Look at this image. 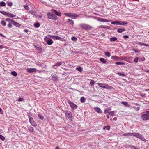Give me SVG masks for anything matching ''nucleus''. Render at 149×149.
Segmentation results:
<instances>
[{
	"instance_id": "f257e3e1",
	"label": "nucleus",
	"mask_w": 149,
	"mask_h": 149,
	"mask_svg": "<svg viewBox=\"0 0 149 149\" xmlns=\"http://www.w3.org/2000/svg\"><path fill=\"white\" fill-rule=\"evenodd\" d=\"M98 85L99 86L102 87L104 88L109 89H113V87L109 86V85L101 83H98Z\"/></svg>"
},
{
	"instance_id": "f03ea898",
	"label": "nucleus",
	"mask_w": 149,
	"mask_h": 149,
	"mask_svg": "<svg viewBox=\"0 0 149 149\" xmlns=\"http://www.w3.org/2000/svg\"><path fill=\"white\" fill-rule=\"evenodd\" d=\"M47 16L48 19L52 20H56L58 19V17L56 16L51 12L47 13Z\"/></svg>"
},
{
	"instance_id": "7ed1b4c3",
	"label": "nucleus",
	"mask_w": 149,
	"mask_h": 149,
	"mask_svg": "<svg viewBox=\"0 0 149 149\" xmlns=\"http://www.w3.org/2000/svg\"><path fill=\"white\" fill-rule=\"evenodd\" d=\"M64 14L65 16L68 17L72 19H76L79 17V15L74 13H65Z\"/></svg>"
},
{
	"instance_id": "20e7f679",
	"label": "nucleus",
	"mask_w": 149,
	"mask_h": 149,
	"mask_svg": "<svg viewBox=\"0 0 149 149\" xmlns=\"http://www.w3.org/2000/svg\"><path fill=\"white\" fill-rule=\"evenodd\" d=\"M132 135L136 138L141 139L143 141L146 142V140L144 137L141 134L139 133L135 132L132 133Z\"/></svg>"
},
{
	"instance_id": "39448f33",
	"label": "nucleus",
	"mask_w": 149,
	"mask_h": 149,
	"mask_svg": "<svg viewBox=\"0 0 149 149\" xmlns=\"http://www.w3.org/2000/svg\"><path fill=\"white\" fill-rule=\"evenodd\" d=\"M141 118L143 120H149V111H147L146 112V113L142 115L141 116Z\"/></svg>"
},
{
	"instance_id": "423d86ee",
	"label": "nucleus",
	"mask_w": 149,
	"mask_h": 149,
	"mask_svg": "<svg viewBox=\"0 0 149 149\" xmlns=\"http://www.w3.org/2000/svg\"><path fill=\"white\" fill-rule=\"evenodd\" d=\"M80 26L84 29L86 30H90L91 29L90 25L85 24H80Z\"/></svg>"
},
{
	"instance_id": "0eeeda50",
	"label": "nucleus",
	"mask_w": 149,
	"mask_h": 149,
	"mask_svg": "<svg viewBox=\"0 0 149 149\" xmlns=\"http://www.w3.org/2000/svg\"><path fill=\"white\" fill-rule=\"evenodd\" d=\"M68 103L72 110H75L77 108V105L70 100H68Z\"/></svg>"
},
{
	"instance_id": "6e6552de",
	"label": "nucleus",
	"mask_w": 149,
	"mask_h": 149,
	"mask_svg": "<svg viewBox=\"0 0 149 149\" xmlns=\"http://www.w3.org/2000/svg\"><path fill=\"white\" fill-rule=\"evenodd\" d=\"M54 40H59L62 41L63 40V39L61 38V37H59L58 36H55V35H49Z\"/></svg>"
},
{
	"instance_id": "1a4fd4ad",
	"label": "nucleus",
	"mask_w": 149,
	"mask_h": 149,
	"mask_svg": "<svg viewBox=\"0 0 149 149\" xmlns=\"http://www.w3.org/2000/svg\"><path fill=\"white\" fill-rule=\"evenodd\" d=\"M65 114L66 116L68 117V118H71L72 116V114L71 112L68 111H66L65 112Z\"/></svg>"
},
{
	"instance_id": "9d476101",
	"label": "nucleus",
	"mask_w": 149,
	"mask_h": 149,
	"mask_svg": "<svg viewBox=\"0 0 149 149\" xmlns=\"http://www.w3.org/2000/svg\"><path fill=\"white\" fill-rule=\"evenodd\" d=\"M27 72L29 73H31L33 72H36V69L34 68H29L27 69Z\"/></svg>"
},
{
	"instance_id": "9b49d317",
	"label": "nucleus",
	"mask_w": 149,
	"mask_h": 149,
	"mask_svg": "<svg viewBox=\"0 0 149 149\" xmlns=\"http://www.w3.org/2000/svg\"><path fill=\"white\" fill-rule=\"evenodd\" d=\"M97 20L101 22H110L109 20H107L106 19H104L101 18H99L97 19Z\"/></svg>"
},
{
	"instance_id": "f8f14e48",
	"label": "nucleus",
	"mask_w": 149,
	"mask_h": 149,
	"mask_svg": "<svg viewBox=\"0 0 149 149\" xmlns=\"http://www.w3.org/2000/svg\"><path fill=\"white\" fill-rule=\"evenodd\" d=\"M29 118L30 122L33 126L35 125V123L34 122L32 118L30 117L29 116Z\"/></svg>"
},
{
	"instance_id": "ddd939ff",
	"label": "nucleus",
	"mask_w": 149,
	"mask_h": 149,
	"mask_svg": "<svg viewBox=\"0 0 149 149\" xmlns=\"http://www.w3.org/2000/svg\"><path fill=\"white\" fill-rule=\"evenodd\" d=\"M52 11L56 15L60 17L61 16V12H58L56 10L54 9Z\"/></svg>"
},
{
	"instance_id": "4468645a",
	"label": "nucleus",
	"mask_w": 149,
	"mask_h": 149,
	"mask_svg": "<svg viewBox=\"0 0 149 149\" xmlns=\"http://www.w3.org/2000/svg\"><path fill=\"white\" fill-rule=\"evenodd\" d=\"M94 109L96 112L99 113H101L102 112L101 110L99 108L97 107H95Z\"/></svg>"
},
{
	"instance_id": "2eb2a0df",
	"label": "nucleus",
	"mask_w": 149,
	"mask_h": 149,
	"mask_svg": "<svg viewBox=\"0 0 149 149\" xmlns=\"http://www.w3.org/2000/svg\"><path fill=\"white\" fill-rule=\"evenodd\" d=\"M111 59L115 61H118L120 59V57L116 56H112L111 57Z\"/></svg>"
},
{
	"instance_id": "dca6fc26",
	"label": "nucleus",
	"mask_w": 149,
	"mask_h": 149,
	"mask_svg": "<svg viewBox=\"0 0 149 149\" xmlns=\"http://www.w3.org/2000/svg\"><path fill=\"white\" fill-rule=\"evenodd\" d=\"M67 23L68 24L70 25H73L74 24V23L73 21L70 19H68L67 21Z\"/></svg>"
},
{
	"instance_id": "f3484780",
	"label": "nucleus",
	"mask_w": 149,
	"mask_h": 149,
	"mask_svg": "<svg viewBox=\"0 0 149 149\" xmlns=\"http://www.w3.org/2000/svg\"><path fill=\"white\" fill-rule=\"evenodd\" d=\"M136 44L137 45H140L141 46H144L146 47H149V45H148L145 43H141L140 42H137Z\"/></svg>"
},
{
	"instance_id": "a211bd4d",
	"label": "nucleus",
	"mask_w": 149,
	"mask_h": 149,
	"mask_svg": "<svg viewBox=\"0 0 149 149\" xmlns=\"http://www.w3.org/2000/svg\"><path fill=\"white\" fill-rule=\"evenodd\" d=\"M6 15L8 16V17L11 18H13L16 16V15H14L9 13H7Z\"/></svg>"
},
{
	"instance_id": "6ab92c4d",
	"label": "nucleus",
	"mask_w": 149,
	"mask_h": 149,
	"mask_svg": "<svg viewBox=\"0 0 149 149\" xmlns=\"http://www.w3.org/2000/svg\"><path fill=\"white\" fill-rule=\"evenodd\" d=\"M125 31V29L123 28H120L118 29L117 30V31L118 32L121 33L124 31Z\"/></svg>"
},
{
	"instance_id": "aec40b11",
	"label": "nucleus",
	"mask_w": 149,
	"mask_h": 149,
	"mask_svg": "<svg viewBox=\"0 0 149 149\" xmlns=\"http://www.w3.org/2000/svg\"><path fill=\"white\" fill-rule=\"evenodd\" d=\"M46 42L47 44L49 45H51L53 43L52 40L50 39H49Z\"/></svg>"
},
{
	"instance_id": "412c9836",
	"label": "nucleus",
	"mask_w": 149,
	"mask_h": 149,
	"mask_svg": "<svg viewBox=\"0 0 149 149\" xmlns=\"http://www.w3.org/2000/svg\"><path fill=\"white\" fill-rule=\"evenodd\" d=\"M111 110V108L109 107V108H107L106 109H105V110L104 111V114H106L107 113H109V111Z\"/></svg>"
},
{
	"instance_id": "4be33fe9",
	"label": "nucleus",
	"mask_w": 149,
	"mask_h": 149,
	"mask_svg": "<svg viewBox=\"0 0 149 149\" xmlns=\"http://www.w3.org/2000/svg\"><path fill=\"white\" fill-rule=\"evenodd\" d=\"M111 23L112 24H116L119 25V21H114L111 22Z\"/></svg>"
},
{
	"instance_id": "5701e85b",
	"label": "nucleus",
	"mask_w": 149,
	"mask_h": 149,
	"mask_svg": "<svg viewBox=\"0 0 149 149\" xmlns=\"http://www.w3.org/2000/svg\"><path fill=\"white\" fill-rule=\"evenodd\" d=\"M128 22L126 21H121L119 22V24L120 25H124L127 24Z\"/></svg>"
},
{
	"instance_id": "b1692460",
	"label": "nucleus",
	"mask_w": 149,
	"mask_h": 149,
	"mask_svg": "<svg viewBox=\"0 0 149 149\" xmlns=\"http://www.w3.org/2000/svg\"><path fill=\"white\" fill-rule=\"evenodd\" d=\"M132 135V133H125L123 134L122 136H131Z\"/></svg>"
},
{
	"instance_id": "393cba45",
	"label": "nucleus",
	"mask_w": 149,
	"mask_h": 149,
	"mask_svg": "<svg viewBox=\"0 0 149 149\" xmlns=\"http://www.w3.org/2000/svg\"><path fill=\"white\" fill-rule=\"evenodd\" d=\"M6 20L8 22H11V23H12V24L13 23V22H14V21L13 19H10V18H6Z\"/></svg>"
},
{
	"instance_id": "a878e982",
	"label": "nucleus",
	"mask_w": 149,
	"mask_h": 149,
	"mask_svg": "<svg viewBox=\"0 0 149 149\" xmlns=\"http://www.w3.org/2000/svg\"><path fill=\"white\" fill-rule=\"evenodd\" d=\"M62 63L60 62H58L54 65V66H59L62 64Z\"/></svg>"
},
{
	"instance_id": "bb28decb",
	"label": "nucleus",
	"mask_w": 149,
	"mask_h": 149,
	"mask_svg": "<svg viewBox=\"0 0 149 149\" xmlns=\"http://www.w3.org/2000/svg\"><path fill=\"white\" fill-rule=\"evenodd\" d=\"M13 24L15 26L17 27H19L20 26V25L19 23L15 22L14 21Z\"/></svg>"
},
{
	"instance_id": "cd10ccee",
	"label": "nucleus",
	"mask_w": 149,
	"mask_h": 149,
	"mask_svg": "<svg viewBox=\"0 0 149 149\" xmlns=\"http://www.w3.org/2000/svg\"><path fill=\"white\" fill-rule=\"evenodd\" d=\"M115 64L117 65H124V63L121 62H116Z\"/></svg>"
},
{
	"instance_id": "c85d7f7f",
	"label": "nucleus",
	"mask_w": 149,
	"mask_h": 149,
	"mask_svg": "<svg viewBox=\"0 0 149 149\" xmlns=\"http://www.w3.org/2000/svg\"><path fill=\"white\" fill-rule=\"evenodd\" d=\"M117 40V38L116 37L111 38H110V40L111 41H114L116 40Z\"/></svg>"
},
{
	"instance_id": "c756f323",
	"label": "nucleus",
	"mask_w": 149,
	"mask_h": 149,
	"mask_svg": "<svg viewBox=\"0 0 149 149\" xmlns=\"http://www.w3.org/2000/svg\"><path fill=\"white\" fill-rule=\"evenodd\" d=\"M104 54L107 57H110L111 56L110 53L108 52H104Z\"/></svg>"
},
{
	"instance_id": "7c9ffc66",
	"label": "nucleus",
	"mask_w": 149,
	"mask_h": 149,
	"mask_svg": "<svg viewBox=\"0 0 149 149\" xmlns=\"http://www.w3.org/2000/svg\"><path fill=\"white\" fill-rule=\"evenodd\" d=\"M38 116L39 118L41 120H43L44 119V117L42 115L38 114Z\"/></svg>"
},
{
	"instance_id": "2f4dec72",
	"label": "nucleus",
	"mask_w": 149,
	"mask_h": 149,
	"mask_svg": "<svg viewBox=\"0 0 149 149\" xmlns=\"http://www.w3.org/2000/svg\"><path fill=\"white\" fill-rule=\"evenodd\" d=\"M76 70L79 71V72H81L82 71V68L80 67H77Z\"/></svg>"
},
{
	"instance_id": "473e14b6",
	"label": "nucleus",
	"mask_w": 149,
	"mask_h": 149,
	"mask_svg": "<svg viewBox=\"0 0 149 149\" xmlns=\"http://www.w3.org/2000/svg\"><path fill=\"white\" fill-rule=\"evenodd\" d=\"M6 4L4 2L1 1L0 2V6H5Z\"/></svg>"
},
{
	"instance_id": "72a5a7b5",
	"label": "nucleus",
	"mask_w": 149,
	"mask_h": 149,
	"mask_svg": "<svg viewBox=\"0 0 149 149\" xmlns=\"http://www.w3.org/2000/svg\"><path fill=\"white\" fill-rule=\"evenodd\" d=\"M100 61L102 62L103 63H104L106 62V60L104 58H100Z\"/></svg>"
},
{
	"instance_id": "f704fd0d",
	"label": "nucleus",
	"mask_w": 149,
	"mask_h": 149,
	"mask_svg": "<svg viewBox=\"0 0 149 149\" xmlns=\"http://www.w3.org/2000/svg\"><path fill=\"white\" fill-rule=\"evenodd\" d=\"M117 74H118L120 76H122L123 77H125L126 76V75L125 74L122 73L118 72L117 73Z\"/></svg>"
},
{
	"instance_id": "c9c22d12",
	"label": "nucleus",
	"mask_w": 149,
	"mask_h": 149,
	"mask_svg": "<svg viewBox=\"0 0 149 149\" xmlns=\"http://www.w3.org/2000/svg\"><path fill=\"white\" fill-rule=\"evenodd\" d=\"M100 28H106L108 29L109 28V26H104V25H100Z\"/></svg>"
},
{
	"instance_id": "e433bc0d",
	"label": "nucleus",
	"mask_w": 149,
	"mask_h": 149,
	"mask_svg": "<svg viewBox=\"0 0 149 149\" xmlns=\"http://www.w3.org/2000/svg\"><path fill=\"white\" fill-rule=\"evenodd\" d=\"M85 99L84 97H81L80 98V101L81 102L84 103L85 102Z\"/></svg>"
},
{
	"instance_id": "4c0bfd02",
	"label": "nucleus",
	"mask_w": 149,
	"mask_h": 149,
	"mask_svg": "<svg viewBox=\"0 0 149 149\" xmlns=\"http://www.w3.org/2000/svg\"><path fill=\"white\" fill-rule=\"evenodd\" d=\"M40 24L38 23H35L34 24V26L35 27L38 28L39 27Z\"/></svg>"
},
{
	"instance_id": "58836bf2",
	"label": "nucleus",
	"mask_w": 149,
	"mask_h": 149,
	"mask_svg": "<svg viewBox=\"0 0 149 149\" xmlns=\"http://www.w3.org/2000/svg\"><path fill=\"white\" fill-rule=\"evenodd\" d=\"M11 74L14 76H16L17 75V73L15 71H13L11 72Z\"/></svg>"
},
{
	"instance_id": "ea45409f",
	"label": "nucleus",
	"mask_w": 149,
	"mask_h": 149,
	"mask_svg": "<svg viewBox=\"0 0 149 149\" xmlns=\"http://www.w3.org/2000/svg\"><path fill=\"white\" fill-rule=\"evenodd\" d=\"M129 146L131 149H138L137 148H136L135 146L132 145H129Z\"/></svg>"
},
{
	"instance_id": "a19ab883",
	"label": "nucleus",
	"mask_w": 149,
	"mask_h": 149,
	"mask_svg": "<svg viewBox=\"0 0 149 149\" xmlns=\"http://www.w3.org/2000/svg\"><path fill=\"white\" fill-rule=\"evenodd\" d=\"M114 112L113 111H111L110 112H109V114L111 116H114Z\"/></svg>"
},
{
	"instance_id": "79ce46f5",
	"label": "nucleus",
	"mask_w": 149,
	"mask_h": 149,
	"mask_svg": "<svg viewBox=\"0 0 149 149\" xmlns=\"http://www.w3.org/2000/svg\"><path fill=\"white\" fill-rule=\"evenodd\" d=\"M8 6H11L13 5V3L11 2H10L8 1H7L6 2Z\"/></svg>"
},
{
	"instance_id": "37998d69",
	"label": "nucleus",
	"mask_w": 149,
	"mask_h": 149,
	"mask_svg": "<svg viewBox=\"0 0 149 149\" xmlns=\"http://www.w3.org/2000/svg\"><path fill=\"white\" fill-rule=\"evenodd\" d=\"M58 78L57 76H53L52 77V79L54 81H56L57 79Z\"/></svg>"
},
{
	"instance_id": "c03bdc74",
	"label": "nucleus",
	"mask_w": 149,
	"mask_h": 149,
	"mask_svg": "<svg viewBox=\"0 0 149 149\" xmlns=\"http://www.w3.org/2000/svg\"><path fill=\"white\" fill-rule=\"evenodd\" d=\"M29 130L30 132H33L34 130L33 127L31 126L29 127Z\"/></svg>"
},
{
	"instance_id": "a18cd8bd",
	"label": "nucleus",
	"mask_w": 149,
	"mask_h": 149,
	"mask_svg": "<svg viewBox=\"0 0 149 149\" xmlns=\"http://www.w3.org/2000/svg\"><path fill=\"white\" fill-rule=\"evenodd\" d=\"M1 24L3 26H5L6 25V22L3 20L1 21Z\"/></svg>"
},
{
	"instance_id": "49530a36",
	"label": "nucleus",
	"mask_w": 149,
	"mask_h": 149,
	"mask_svg": "<svg viewBox=\"0 0 149 149\" xmlns=\"http://www.w3.org/2000/svg\"><path fill=\"white\" fill-rule=\"evenodd\" d=\"M71 39L72 40L74 41H77V38L74 36L72 37L71 38Z\"/></svg>"
},
{
	"instance_id": "de8ad7c7",
	"label": "nucleus",
	"mask_w": 149,
	"mask_h": 149,
	"mask_svg": "<svg viewBox=\"0 0 149 149\" xmlns=\"http://www.w3.org/2000/svg\"><path fill=\"white\" fill-rule=\"evenodd\" d=\"M23 7L25 9L27 10H29L30 9L29 7L27 5H24Z\"/></svg>"
},
{
	"instance_id": "09e8293b",
	"label": "nucleus",
	"mask_w": 149,
	"mask_h": 149,
	"mask_svg": "<svg viewBox=\"0 0 149 149\" xmlns=\"http://www.w3.org/2000/svg\"><path fill=\"white\" fill-rule=\"evenodd\" d=\"M5 137L2 135H0V139L2 141H4L5 140Z\"/></svg>"
},
{
	"instance_id": "8fccbe9b",
	"label": "nucleus",
	"mask_w": 149,
	"mask_h": 149,
	"mask_svg": "<svg viewBox=\"0 0 149 149\" xmlns=\"http://www.w3.org/2000/svg\"><path fill=\"white\" fill-rule=\"evenodd\" d=\"M121 103L125 106H127L128 105V103L126 102H121Z\"/></svg>"
},
{
	"instance_id": "3c124183",
	"label": "nucleus",
	"mask_w": 149,
	"mask_h": 149,
	"mask_svg": "<svg viewBox=\"0 0 149 149\" xmlns=\"http://www.w3.org/2000/svg\"><path fill=\"white\" fill-rule=\"evenodd\" d=\"M95 83V81L94 80H92L90 82V84L91 85H94V84Z\"/></svg>"
},
{
	"instance_id": "603ef678",
	"label": "nucleus",
	"mask_w": 149,
	"mask_h": 149,
	"mask_svg": "<svg viewBox=\"0 0 149 149\" xmlns=\"http://www.w3.org/2000/svg\"><path fill=\"white\" fill-rule=\"evenodd\" d=\"M105 128H106V129L107 130H109L110 129V127L109 126H105L104 127V129H105Z\"/></svg>"
},
{
	"instance_id": "864d4df0",
	"label": "nucleus",
	"mask_w": 149,
	"mask_h": 149,
	"mask_svg": "<svg viewBox=\"0 0 149 149\" xmlns=\"http://www.w3.org/2000/svg\"><path fill=\"white\" fill-rule=\"evenodd\" d=\"M139 58L138 57H137L134 59V61L135 62L137 63L138 61V60Z\"/></svg>"
},
{
	"instance_id": "5fc2aeb1",
	"label": "nucleus",
	"mask_w": 149,
	"mask_h": 149,
	"mask_svg": "<svg viewBox=\"0 0 149 149\" xmlns=\"http://www.w3.org/2000/svg\"><path fill=\"white\" fill-rule=\"evenodd\" d=\"M8 26L10 28H11L12 27V25H11V24H10V23H9L8 25Z\"/></svg>"
},
{
	"instance_id": "6e6d98bb",
	"label": "nucleus",
	"mask_w": 149,
	"mask_h": 149,
	"mask_svg": "<svg viewBox=\"0 0 149 149\" xmlns=\"http://www.w3.org/2000/svg\"><path fill=\"white\" fill-rule=\"evenodd\" d=\"M23 100V98H19L18 100V101H22Z\"/></svg>"
},
{
	"instance_id": "4d7b16f0",
	"label": "nucleus",
	"mask_w": 149,
	"mask_h": 149,
	"mask_svg": "<svg viewBox=\"0 0 149 149\" xmlns=\"http://www.w3.org/2000/svg\"><path fill=\"white\" fill-rule=\"evenodd\" d=\"M4 48H5L4 46L2 45H0V49H3Z\"/></svg>"
},
{
	"instance_id": "13d9d810",
	"label": "nucleus",
	"mask_w": 149,
	"mask_h": 149,
	"mask_svg": "<svg viewBox=\"0 0 149 149\" xmlns=\"http://www.w3.org/2000/svg\"><path fill=\"white\" fill-rule=\"evenodd\" d=\"M125 38H128L129 37V36L127 35H125L123 36Z\"/></svg>"
},
{
	"instance_id": "bf43d9fd",
	"label": "nucleus",
	"mask_w": 149,
	"mask_h": 149,
	"mask_svg": "<svg viewBox=\"0 0 149 149\" xmlns=\"http://www.w3.org/2000/svg\"><path fill=\"white\" fill-rule=\"evenodd\" d=\"M133 50L134 51L135 53H136V52H138V50H136V49H133Z\"/></svg>"
},
{
	"instance_id": "052dcab7",
	"label": "nucleus",
	"mask_w": 149,
	"mask_h": 149,
	"mask_svg": "<svg viewBox=\"0 0 149 149\" xmlns=\"http://www.w3.org/2000/svg\"><path fill=\"white\" fill-rule=\"evenodd\" d=\"M0 36L4 37H5V36L4 35H3L1 33H0Z\"/></svg>"
},
{
	"instance_id": "680f3d73",
	"label": "nucleus",
	"mask_w": 149,
	"mask_h": 149,
	"mask_svg": "<svg viewBox=\"0 0 149 149\" xmlns=\"http://www.w3.org/2000/svg\"><path fill=\"white\" fill-rule=\"evenodd\" d=\"M24 32H25L26 33H27L28 31V30L27 29H25L24 30Z\"/></svg>"
},
{
	"instance_id": "e2e57ef3",
	"label": "nucleus",
	"mask_w": 149,
	"mask_h": 149,
	"mask_svg": "<svg viewBox=\"0 0 149 149\" xmlns=\"http://www.w3.org/2000/svg\"><path fill=\"white\" fill-rule=\"evenodd\" d=\"M136 109H137V110L138 111L139 110V109H140V107H137V108H136Z\"/></svg>"
},
{
	"instance_id": "0e129e2a",
	"label": "nucleus",
	"mask_w": 149,
	"mask_h": 149,
	"mask_svg": "<svg viewBox=\"0 0 149 149\" xmlns=\"http://www.w3.org/2000/svg\"><path fill=\"white\" fill-rule=\"evenodd\" d=\"M38 18H41L42 17V15H38Z\"/></svg>"
},
{
	"instance_id": "69168bd1",
	"label": "nucleus",
	"mask_w": 149,
	"mask_h": 149,
	"mask_svg": "<svg viewBox=\"0 0 149 149\" xmlns=\"http://www.w3.org/2000/svg\"><path fill=\"white\" fill-rule=\"evenodd\" d=\"M106 117H107V118L108 119L109 118H110L109 116V115H107Z\"/></svg>"
},
{
	"instance_id": "338daca9",
	"label": "nucleus",
	"mask_w": 149,
	"mask_h": 149,
	"mask_svg": "<svg viewBox=\"0 0 149 149\" xmlns=\"http://www.w3.org/2000/svg\"><path fill=\"white\" fill-rule=\"evenodd\" d=\"M116 117H114V118H113V119L114 120H115L116 121Z\"/></svg>"
},
{
	"instance_id": "774afa93",
	"label": "nucleus",
	"mask_w": 149,
	"mask_h": 149,
	"mask_svg": "<svg viewBox=\"0 0 149 149\" xmlns=\"http://www.w3.org/2000/svg\"><path fill=\"white\" fill-rule=\"evenodd\" d=\"M55 149H59V148L58 147H56Z\"/></svg>"
}]
</instances>
